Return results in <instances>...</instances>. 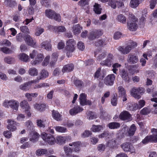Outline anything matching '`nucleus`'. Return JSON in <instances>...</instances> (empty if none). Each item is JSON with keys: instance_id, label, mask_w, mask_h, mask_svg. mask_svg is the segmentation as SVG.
Wrapping results in <instances>:
<instances>
[{"instance_id": "nucleus-1", "label": "nucleus", "mask_w": 157, "mask_h": 157, "mask_svg": "<svg viewBox=\"0 0 157 157\" xmlns=\"http://www.w3.org/2000/svg\"><path fill=\"white\" fill-rule=\"evenodd\" d=\"M138 19L132 14L129 13L127 20V27L128 29L131 31H136L138 27L137 22Z\"/></svg>"}, {"instance_id": "nucleus-2", "label": "nucleus", "mask_w": 157, "mask_h": 157, "mask_svg": "<svg viewBox=\"0 0 157 157\" xmlns=\"http://www.w3.org/2000/svg\"><path fill=\"white\" fill-rule=\"evenodd\" d=\"M76 44L75 42L73 39H69L66 42L65 51L67 57H69L72 55V53L75 50Z\"/></svg>"}, {"instance_id": "nucleus-3", "label": "nucleus", "mask_w": 157, "mask_h": 157, "mask_svg": "<svg viewBox=\"0 0 157 157\" xmlns=\"http://www.w3.org/2000/svg\"><path fill=\"white\" fill-rule=\"evenodd\" d=\"M136 46V42L130 41L125 46H119L118 49L121 53L126 55L129 53L132 49Z\"/></svg>"}, {"instance_id": "nucleus-4", "label": "nucleus", "mask_w": 157, "mask_h": 157, "mask_svg": "<svg viewBox=\"0 0 157 157\" xmlns=\"http://www.w3.org/2000/svg\"><path fill=\"white\" fill-rule=\"evenodd\" d=\"M2 105L6 108L10 107L13 110L17 111L19 106V102L18 101L13 99L10 100H5L3 102Z\"/></svg>"}, {"instance_id": "nucleus-5", "label": "nucleus", "mask_w": 157, "mask_h": 157, "mask_svg": "<svg viewBox=\"0 0 157 157\" xmlns=\"http://www.w3.org/2000/svg\"><path fill=\"white\" fill-rule=\"evenodd\" d=\"M145 91V90L142 87H134L131 89L130 94L136 99H139L141 97L140 94H143Z\"/></svg>"}, {"instance_id": "nucleus-6", "label": "nucleus", "mask_w": 157, "mask_h": 157, "mask_svg": "<svg viewBox=\"0 0 157 157\" xmlns=\"http://www.w3.org/2000/svg\"><path fill=\"white\" fill-rule=\"evenodd\" d=\"M40 137L45 142L50 145L53 144L56 142L55 138L51 134L43 132L41 134Z\"/></svg>"}, {"instance_id": "nucleus-7", "label": "nucleus", "mask_w": 157, "mask_h": 157, "mask_svg": "<svg viewBox=\"0 0 157 157\" xmlns=\"http://www.w3.org/2000/svg\"><path fill=\"white\" fill-rule=\"evenodd\" d=\"M45 13L46 16L49 18L53 19L58 21L61 20L60 15L53 10L48 9L45 10Z\"/></svg>"}, {"instance_id": "nucleus-8", "label": "nucleus", "mask_w": 157, "mask_h": 157, "mask_svg": "<svg viewBox=\"0 0 157 157\" xmlns=\"http://www.w3.org/2000/svg\"><path fill=\"white\" fill-rule=\"evenodd\" d=\"M102 34V31L100 29L94 30L90 32L88 35V38L90 40H93L98 38Z\"/></svg>"}, {"instance_id": "nucleus-9", "label": "nucleus", "mask_w": 157, "mask_h": 157, "mask_svg": "<svg viewBox=\"0 0 157 157\" xmlns=\"http://www.w3.org/2000/svg\"><path fill=\"white\" fill-rule=\"evenodd\" d=\"M127 60L128 63L130 64H135L139 61V58L135 54L130 53L128 56Z\"/></svg>"}, {"instance_id": "nucleus-10", "label": "nucleus", "mask_w": 157, "mask_h": 157, "mask_svg": "<svg viewBox=\"0 0 157 157\" xmlns=\"http://www.w3.org/2000/svg\"><path fill=\"white\" fill-rule=\"evenodd\" d=\"M121 147L125 151H129L131 153L135 152V149L132 145L130 143H124L121 145Z\"/></svg>"}, {"instance_id": "nucleus-11", "label": "nucleus", "mask_w": 157, "mask_h": 157, "mask_svg": "<svg viewBox=\"0 0 157 157\" xmlns=\"http://www.w3.org/2000/svg\"><path fill=\"white\" fill-rule=\"evenodd\" d=\"M86 95L85 94L82 93L80 94L79 99L80 104L81 105H91V101L86 99Z\"/></svg>"}, {"instance_id": "nucleus-12", "label": "nucleus", "mask_w": 157, "mask_h": 157, "mask_svg": "<svg viewBox=\"0 0 157 157\" xmlns=\"http://www.w3.org/2000/svg\"><path fill=\"white\" fill-rule=\"evenodd\" d=\"M113 55L112 54L109 53L107 56V59L102 61L100 63V64L102 66H110L113 62Z\"/></svg>"}, {"instance_id": "nucleus-13", "label": "nucleus", "mask_w": 157, "mask_h": 157, "mask_svg": "<svg viewBox=\"0 0 157 157\" xmlns=\"http://www.w3.org/2000/svg\"><path fill=\"white\" fill-rule=\"evenodd\" d=\"M115 78V76L113 74L109 75L105 79V83L108 86H112L113 84Z\"/></svg>"}, {"instance_id": "nucleus-14", "label": "nucleus", "mask_w": 157, "mask_h": 157, "mask_svg": "<svg viewBox=\"0 0 157 157\" xmlns=\"http://www.w3.org/2000/svg\"><path fill=\"white\" fill-rule=\"evenodd\" d=\"M119 118L120 119L123 121H130L132 120L131 114L126 111L121 112L119 116Z\"/></svg>"}, {"instance_id": "nucleus-15", "label": "nucleus", "mask_w": 157, "mask_h": 157, "mask_svg": "<svg viewBox=\"0 0 157 157\" xmlns=\"http://www.w3.org/2000/svg\"><path fill=\"white\" fill-rule=\"evenodd\" d=\"M120 75L121 76L122 79L124 80L125 82L128 83L129 82L130 78L128 73L124 69H122L121 71Z\"/></svg>"}, {"instance_id": "nucleus-16", "label": "nucleus", "mask_w": 157, "mask_h": 157, "mask_svg": "<svg viewBox=\"0 0 157 157\" xmlns=\"http://www.w3.org/2000/svg\"><path fill=\"white\" fill-rule=\"evenodd\" d=\"M58 143L60 144H64L66 141L71 139V137L69 136H58L56 138Z\"/></svg>"}, {"instance_id": "nucleus-17", "label": "nucleus", "mask_w": 157, "mask_h": 157, "mask_svg": "<svg viewBox=\"0 0 157 157\" xmlns=\"http://www.w3.org/2000/svg\"><path fill=\"white\" fill-rule=\"evenodd\" d=\"M83 109L80 107L79 106H77L69 110V113L71 115H75L77 114L82 111Z\"/></svg>"}, {"instance_id": "nucleus-18", "label": "nucleus", "mask_w": 157, "mask_h": 157, "mask_svg": "<svg viewBox=\"0 0 157 157\" xmlns=\"http://www.w3.org/2000/svg\"><path fill=\"white\" fill-rule=\"evenodd\" d=\"M43 58L44 56L41 53L38 54L35 58V60L31 61V63L33 65L38 64L42 61Z\"/></svg>"}, {"instance_id": "nucleus-19", "label": "nucleus", "mask_w": 157, "mask_h": 157, "mask_svg": "<svg viewBox=\"0 0 157 157\" xmlns=\"http://www.w3.org/2000/svg\"><path fill=\"white\" fill-rule=\"evenodd\" d=\"M8 124L7 126V128L11 131H14L16 129V122L12 120L8 121Z\"/></svg>"}, {"instance_id": "nucleus-20", "label": "nucleus", "mask_w": 157, "mask_h": 157, "mask_svg": "<svg viewBox=\"0 0 157 157\" xmlns=\"http://www.w3.org/2000/svg\"><path fill=\"white\" fill-rule=\"evenodd\" d=\"M33 106L35 109L40 112L44 111L47 107L46 104L44 103H36L33 105Z\"/></svg>"}, {"instance_id": "nucleus-21", "label": "nucleus", "mask_w": 157, "mask_h": 157, "mask_svg": "<svg viewBox=\"0 0 157 157\" xmlns=\"http://www.w3.org/2000/svg\"><path fill=\"white\" fill-rule=\"evenodd\" d=\"M58 57V55L56 52L53 53L51 56V60L50 65L51 66H53L56 64Z\"/></svg>"}, {"instance_id": "nucleus-22", "label": "nucleus", "mask_w": 157, "mask_h": 157, "mask_svg": "<svg viewBox=\"0 0 157 157\" xmlns=\"http://www.w3.org/2000/svg\"><path fill=\"white\" fill-rule=\"evenodd\" d=\"M41 47L44 48L47 51L51 50L52 48V45L49 41L46 40L43 41L40 44Z\"/></svg>"}, {"instance_id": "nucleus-23", "label": "nucleus", "mask_w": 157, "mask_h": 157, "mask_svg": "<svg viewBox=\"0 0 157 157\" xmlns=\"http://www.w3.org/2000/svg\"><path fill=\"white\" fill-rule=\"evenodd\" d=\"M74 68V65L72 64H68L65 65L62 69V72L63 73L65 72H69L71 71Z\"/></svg>"}, {"instance_id": "nucleus-24", "label": "nucleus", "mask_w": 157, "mask_h": 157, "mask_svg": "<svg viewBox=\"0 0 157 157\" xmlns=\"http://www.w3.org/2000/svg\"><path fill=\"white\" fill-rule=\"evenodd\" d=\"M25 41L28 45L32 47H34L36 43L35 41L29 35L26 36Z\"/></svg>"}, {"instance_id": "nucleus-25", "label": "nucleus", "mask_w": 157, "mask_h": 157, "mask_svg": "<svg viewBox=\"0 0 157 157\" xmlns=\"http://www.w3.org/2000/svg\"><path fill=\"white\" fill-rule=\"evenodd\" d=\"M72 31L75 35H77L81 33L82 30V27L79 25H73L72 28Z\"/></svg>"}, {"instance_id": "nucleus-26", "label": "nucleus", "mask_w": 157, "mask_h": 157, "mask_svg": "<svg viewBox=\"0 0 157 157\" xmlns=\"http://www.w3.org/2000/svg\"><path fill=\"white\" fill-rule=\"evenodd\" d=\"M81 144V142L77 141L70 143L69 145L70 146H73L72 147L74 149V151L76 152H78L80 151L79 147Z\"/></svg>"}, {"instance_id": "nucleus-27", "label": "nucleus", "mask_w": 157, "mask_h": 157, "mask_svg": "<svg viewBox=\"0 0 157 157\" xmlns=\"http://www.w3.org/2000/svg\"><path fill=\"white\" fill-rule=\"evenodd\" d=\"M20 89L25 91L29 90L30 86L28 82H25L20 85L19 86Z\"/></svg>"}, {"instance_id": "nucleus-28", "label": "nucleus", "mask_w": 157, "mask_h": 157, "mask_svg": "<svg viewBox=\"0 0 157 157\" xmlns=\"http://www.w3.org/2000/svg\"><path fill=\"white\" fill-rule=\"evenodd\" d=\"M39 136V134L37 132H33L31 134L30 140L33 142H35L37 140Z\"/></svg>"}, {"instance_id": "nucleus-29", "label": "nucleus", "mask_w": 157, "mask_h": 157, "mask_svg": "<svg viewBox=\"0 0 157 157\" xmlns=\"http://www.w3.org/2000/svg\"><path fill=\"white\" fill-rule=\"evenodd\" d=\"M151 132L153 134L152 135H151L150 137L151 138V141L155 142H157V129L153 128L151 130Z\"/></svg>"}, {"instance_id": "nucleus-30", "label": "nucleus", "mask_w": 157, "mask_h": 157, "mask_svg": "<svg viewBox=\"0 0 157 157\" xmlns=\"http://www.w3.org/2000/svg\"><path fill=\"white\" fill-rule=\"evenodd\" d=\"M19 59L23 61L27 62L29 61V56L26 54L24 53L20 54L19 55Z\"/></svg>"}, {"instance_id": "nucleus-31", "label": "nucleus", "mask_w": 157, "mask_h": 157, "mask_svg": "<svg viewBox=\"0 0 157 157\" xmlns=\"http://www.w3.org/2000/svg\"><path fill=\"white\" fill-rule=\"evenodd\" d=\"M48 151L45 149H41L37 150L36 152V154L38 156H41L44 154L48 155Z\"/></svg>"}, {"instance_id": "nucleus-32", "label": "nucleus", "mask_w": 157, "mask_h": 157, "mask_svg": "<svg viewBox=\"0 0 157 157\" xmlns=\"http://www.w3.org/2000/svg\"><path fill=\"white\" fill-rule=\"evenodd\" d=\"M93 10L95 13L99 14H101L102 9L100 5L95 3L94 6Z\"/></svg>"}, {"instance_id": "nucleus-33", "label": "nucleus", "mask_w": 157, "mask_h": 157, "mask_svg": "<svg viewBox=\"0 0 157 157\" xmlns=\"http://www.w3.org/2000/svg\"><path fill=\"white\" fill-rule=\"evenodd\" d=\"M116 20L118 22L123 24H125L126 21V19L125 16L121 14L117 16Z\"/></svg>"}, {"instance_id": "nucleus-34", "label": "nucleus", "mask_w": 157, "mask_h": 157, "mask_svg": "<svg viewBox=\"0 0 157 157\" xmlns=\"http://www.w3.org/2000/svg\"><path fill=\"white\" fill-rule=\"evenodd\" d=\"M40 75L39 79H44L48 77L49 73L47 70L43 69L41 71L40 73Z\"/></svg>"}, {"instance_id": "nucleus-35", "label": "nucleus", "mask_w": 157, "mask_h": 157, "mask_svg": "<svg viewBox=\"0 0 157 157\" xmlns=\"http://www.w3.org/2000/svg\"><path fill=\"white\" fill-rule=\"evenodd\" d=\"M52 112V117L55 120L57 121H59L61 120V116L57 111L53 110Z\"/></svg>"}, {"instance_id": "nucleus-36", "label": "nucleus", "mask_w": 157, "mask_h": 157, "mask_svg": "<svg viewBox=\"0 0 157 157\" xmlns=\"http://www.w3.org/2000/svg\"><path fill=\"white\" fill-rule=\"evenodd\" d=\"M120 124L117 122H113L109 123L108 126L111 129H114L119 128L120 127Z\"/></svg>"}, {"instance_id": "nucleus-37", "label": "nucleus", "mask_w": 157, "mask_h": 157, "mask_svg": "<svg viewBox=\"0 0 157 157\" xmlns=\"http://www.w3.org/2000/svg\"><path fill=\"white\" fill-rule=\"evenodd\" d=\"M20 105L21 108L23 109H30V107L27 101L25 100H24L21 101L20 103Z\"/></svg>"}, {"instance_id": "nucleus-38", "label": "nucleus", "mask_w": 157, "mask_h": 157, "mask_svg": "<svg viewBox=\"0 0 157 157\" xmlns=\"http://www.w3.org/2000/svg\"><path fill=\"white\" fill-rule=\"evenodd\" d=\"M107 42L105 39L99 40L95 43V45L97 46L103 47L106 45Z\"/></svg>"}, {"instance_id": "nucleus-39", "label": "nucleus", "mask_w": 157, "mask_h": 157, "mask_svg": "<svg viewBox=\"0 0 157 157\" xmlns=\"http://www.w3.org/2000/svg\"><path fill=\"white\" fill-rule=\"evenodd\" d=\"M140 3L139 0H131L130 6L131 7L135 8L137 7Z\"/></svg>"}, {"instance_id": "nucleus-40", "label": "nucleus", "mask_w": 157, "mask_h": 157, "mask_svg": "<svg viewBox=\"0 0 157 157\" xmlns=\"http://www.w3.org/2000/svg\"><path fill=\"white\" fill-rule=\"evenodd\" d=\"M25 126L29 130H33L34 127L31 121L28 120L26 121L25 124Z\"/></svg>"}, {"instance_id": "nucleus-41", "label": "nucleus", "mask_w": 157, "mask_h": 157, "mask_svg": "<svg viewBox=\"0 0 157 157\" xmlns=\"http://www.w3.org/2000/svg\"><path fill=\"white\" fill-rule=\"evenodd\" d=\"M138 105L136 103L130 104L128 105V110L131 111L136 110L138 109Z\"/></svg>"}, {"instance_id": "nucleus-42", "label": "nucleus", "mask_w": 157, "mask_h": 157, "mask_svg": "<svg viewBox=\"0 0 157 157\" xmlns=\"http://www.w3.org/2000/svg\"><path fill=\"white\" fill-rule=\"evenodd\" d=\"M29 73L30 75L32 76H36L38 74V71L36 69L33 67L29 70Z\"/></svg>"}, {"instance_id": "nucleus-43", "label": "nucleus", "mask_w": 157, "mask_h": 157, "mask_svg": "<svg viewBox=\"0 0 157 157\" xmlns=\"http://www.w3.org/2000/svg\"><path fill=\"white\" fill-rule=\"evenodd\" d=\"M151 111V109L149 107H146L141 110L140 113L142 115H146L150 113Z\"/></svg>"}, {"instance_id": "nucleus-44", "label": "nucleus", "mask_w": 157, "mask_h": 157, "mask_svg": "<svg viewBox=\"0 0 157 157\" xmlns=\"http://www.w3.org/2000/svg\"><path fill=\"white\" fill-rule=\"evenodd\" d=\"M102 127L100 125H93L91 128V130L94 132H98L102 130Z\"/></svg>"}, {"instance_id": "nucleus-45", "label": "nucleus", "mask_w": 157, "mask_h": 157, "mask_svg": "<svg viewBox=\"0 0 157 157\" xmlns=\"http://www.w3.org/2000/svg\"><path fill=\"white\" fill-rule=\"evenodd\" d=\"M118 89L119 96L122 97L126 94L125 90L122 86H119L118 87Z\"/></svg>"}, {"instance_id": "nucleus-46", "label": "nucleus", "mask_w": 157, "mask_h": 157, "mask_svg": "<svg viewBox=\"0 0 157 157\" xmlns=\"http://www.w3.org/2000/svg\"><path fill=\"white\" fill-rule=\"evenodd\" d=\"M136 130V127L135 124H132L130 127L129 130L128 131V134L130 136H132L134 135Z\"/></svg>"}, {"instance_id": "nucleus-47", "label": "nucleus", "mask_w": 157, "mask_h": 157, "mask_svg": "<svg viewBox=\"0 0 157 157\" xmlns=\"http://www.w3.org/2000/svg\"><path fill=\"white\" fill-rule=\"evenodd\" d=\"M55 128L57 131L61 133L65 132L67 130L66 128L59 126H56Z\"/></svg>"}, {"instance_id": "nucleus-48", "label": "nucleus", "mask_w": 157, "mask_h": 157, "mask_svg": "<svg viewBox=\"0 0 157 157\" xmlns=\"http://www.w3.org/2000/svg\"><path fill=\"white\" fill-rule=\"evenodd\" d=\"M4 60L6 63L9 64H12L15 62L14 59L10 57H6L5 58Z\"/></svg>"}, {"instance_id": "nucleus-49", "label": "nucleus", "mask_w": 157, "mask_h": 157, "mask_svg": "<svg viewBox=\"0 0 157 157\" xmlns=\"http://www.w3.org/2000/svg\"><path fill=\"white\" fill-rule=\"evenodd\" d=\"M50 59V56H47L44 58L43 61L42 63V64L44 66H47L49 62Z\"/></svg>"}, {"instance_id": "nucleus-50", "label": "nucleus", "mask_w": 157, "mask_h": 157, "mask_svg": "<svg viewBox=\"0 0 157 157\" xmlns=\"http://www.w3.org/2000/svg\"><path fill=\"white\" fill-rule=\"evenodd\" d=\"M48 85L46 83H40L39 84H37L35 85L33 88L34 89L41 88L42 87L46 86H48Z\"/></svg>"}, {"instance_id": "nucleus-51", "label": "nucleus", "mask_w": 157, "mask_h": 157, "mask_svg": "<svg viewBox=\"0 0 157 157\" xmlns=\"http://www.w3.org/2000/svg\"><path fill=\"white\" fill-rule=\"evenodd\" d=\"M44 29L40 27H37L36 29L35 34L37 36H39L41 34L44 32Z\"/></svg>"}, {"instance_id": "nucleus-52", "label": "nucleus", "mask_w": 157, "mask_h": 157, "mask_svg": "<svg viewBox=\"0 0 157 157\" xmlns=\"http://www.w3.org/2000/svg\"><path fill=\"white\" fill-rule=\"evenodd\" d=\"M37 125L40 128H44L45 127L44 121L41 119H38L36 121Z\"/></svg>"}, {"instance_id": "nucleus-53", "label": "nucleus", "mask_w": 157, "mask_h": 157, "mask_svg": "<svg viewBox=\"0 0 157 157\" xmlns=\"http://www.w3.org/2000/svg\"><path fill=\"white\" fill-rule=\"evenodd\" d=\"M121 66V65L118 64L117 63H114L112 66L113 67V72L114 73L116 74V72L118 71V69H117V68L120 67Z\"/></svg>"}, {"instance_id": "nucleus-54", "label": "nucleus", "mask_w": 157, "mask_h": 157, "mask_svg": "<svg viewBox=\"0 0 157 157\" xmlns=\"http://www.w3.org/2000/svg\"><path fill=\"white\" fill-rule=\"evenodd\" d=\"M20 29L21 31L24 33H29L28 28L26 26H21L20 27Z\"/></svg>"}, {"instance_id": "nucleus-55", "label": "nucleus", "mask_w": 157, "mask_h": 157, "mask_svg": "<svg viewBox=\"0 0 157 157\" xmlns=\"http://www.w3.org/2000/svg\"><path fill=\"white\" fill-rule=\"evenodd\" d=\"M87 117L89 120H92L96 118L94 113L90 111L88 112L87 113Z\"/></svg>"}, {"instance_id": "nucleus-56", "label": "nucleus", "mask_w": 157, "mask_h": 157, "mask_svg": "<svg viewBox=\"0 0 157 157\" xmlns=\"http://www.w3.org/2000/svg\"><path fill=\"white\" fill-rule=\"evenodd\" d=\"M14 2L12 0H5L4 4L7 6L12 7L13 5Z\"/></svg>"}, {"instance_id": "nucleus-57", "label": "nucleus", "mask_w": 157, "mask_h": 157, "mask_svg": "<svg viewBox=\"0 0 157 157\" xmlns=\"http://www.w3.org/2000/svg\"><path fill=\"white\" fill-rule=\"evenodd\" d=\"M157 0H150V8L153 9L155 7L157 3Z\"/></svg>"}, {"instance_id": "nucleus-58", "label": "nucleus", "mask_w": 157, "mask_h": 157, "mask_svg": "<svg viewBox=\"0 0 157 157\" xmlns=\"http://www.w3.org/2000/svg\"><path fill=\"white\" fill-rule=\"evenodd\" d=\"M110 94L109 91H107L104 94V96L102 97L101 99V103L103 104L105 101V98L108 97Z\"/></svg>"}, {"instance_id": "nucleus-59", "label": "nucleus", "mask_w": 157, "mask_h": 157, "mask_svg": "<svg viewBox=\"0 0 157 157\" xmlns=\"http://www.w3.org/2000/svg\"><path fill=\"white\" fill-rule=\"evenodd\" d=\"M109 4L110 6L111 7L115 9L117 6V2L115 1L109 0Z\"/></svg>"}, {"instance_id": "nucleus-60", "label": "nucleus", "mask_w": 157, "mask_h": 157, "mask_svg": "<svg viewBox=\"0 0 157 157\" xmlns=\"http://www.w3.org/2000/svg\"><path fill=\"white\" fill-rule=\"evenodd\" d=\"M91 134L92 133L90 131L86 130L82 134V137L84 138L88 137L91 135Z\"/></svg>"}, {"instance_id": "nucleus-61", "label": "nucleus", "mask_w": 157, "mask_h": 157, "mask_svg": "<svg viewBox=\"0 0 157 157\" xmlns=\"http://www.w3.org/2000/svg\"><path fill=\"white\" fill-rule=\"evenodd\" d=\"M150 142H151L150 136H146L142 141L144 144H146Z\"/></svg>"}, {"instance_id": "nucleus-62", "label": "nucleus", "mask_w": 157, "mask_h": 157, "mask_svg": "<svg viewBox=\"0 0 157 157\" xmlns=\"http://www.w3.org/2000/svg\"><path fill=\"white\" fill-rule=\"evenodd\" d=\"M145 102L144 100H140L138 102V108L139 109L143 107L145 105Z\"/></svg>"}, {"instance_id": "nucleus-63", "label": "nucleus", "mask_w": 157, "mask_h": 157, "mask_svg": "<svg viewBox=\"0 0 157 157\" xmlns=\"http://www.w3.org/2000/svg\"><path fill=\"white\" fill-rule=\"evenodd\" d=\"M88 0H80L78 2V4L82 6L88 4Z\"/></svg>"}, {"instance_id": "nucleus-64", "label": "nucleus", "mask_w": 157, "mask_h": 157, "mask_svg": "<svg viewBox=\"0 0 157 157\" xmlns=\"http://www.w3.org/2000/svg\"><path fill=\"white\" fill-rule=\"evenodd\" d=\"M122 36L121 33L118 32H115L113 36V38L115 40H117L120 38Z\"/></svg>"}]
</instances>
